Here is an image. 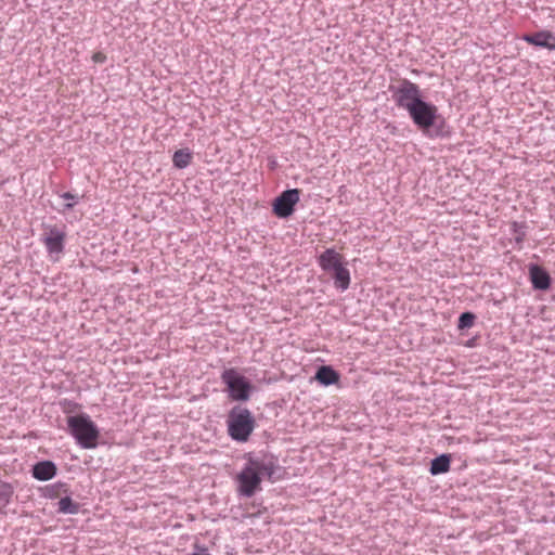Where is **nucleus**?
<instances>
[{
	"mask_svg": "<svg viewBox=\"0 0 555 555\" xmlns=\"http://www.w3.org/2000/svg\"><path fill=\"white\" fill-rule=\"evenodd\" d=\"M530 280L533 287L537 289H547L551 285L548 273L539 266H532L530 268Z\"/></svg>",
	"mask_w": 555,
	"mask_h": 555,
	"instance_id": "obj_11",
	"label": "nucleus"
},
{
	"mask_svg": "<svg viewBox=\"0 0 555 555\" xmlns=\"http://www.w3.org/2000/svg\"><path fill=\"white\" fill-rule=\"evenodd\" d=\"M57 509L63 514H76L79 509V505L75 503L69 496H64L59 501Z\"/></svg>",
	"mask_w": 555,
	"mask_h": 555,
	"instance_id": "obj_17",
	"label": "nucleus"
},
{
	"mask_svg": "<svg viewBox=\"0 0 555 555\" xmlns=\"http://www.w3.org/2000/svg\"><path fill=\"white\" fill-rule=\"evenodd\" d=\"M298 189L286 190L278 196L273 203V212L279 218H287L294 212L295 205L299 202Z\"/></svg>",
	"mask_w": 555,
	"mask_h": 555,
	"instance_id": "obj_7",
	"label": "nucleus"
},
{
	"mask_svg": "<svg viewBox=\"0 0 555 555\" xmlns=\"http://www.w3.org/2000/svg\"><path fill=\"white\" fill-rule=\"evenodd\" d=\"M333 273L335 285L343 291L347 289L350 284V273L346 266L338 268V270Z\"/></svg>",
	"mask_w": 555,
	"mask_h": 555,
	"instance_id": "obj_16",
	"label": "nucleus"
},
{
	"mask_svg": "<svg viewBox=\"0 0 555 555\" xmlns=\"http://www.w3.org/2000/svg\"><path fill=\"white\" fill-rule=\"evenodd\" d=\"M255 428V418L245 408H233L228 417V433L233 440L245 442Z\"/></svg>",
	"mask_w": 555,
	"mask_h": 555,
	"instance_id": "obj_3",
	"label": "nucleus"
},
{
	"mask_svg": "<svg viewBox=\"0 0 555 555\" xmlns=\"http://www.w3.org/2000/svg\"><path fill=\"white\" fill-rule=\"evenodd\" d=\"M273 473L274 466L271 462L249 460L236 477L238 492L244 496L250 498L260 489L262 477L270 479Z\"/></svg>",
	"mask_w": 555,
	"mask_h": 555,
	"instance_id": "obj_1",
	"label": "nucleus"
},
{
	"mask_svg": "<svg viewBox=\"0 0 555 555\" xmlns=\"http://www.w3.org/2000/svg\"><path fill=\"white\" fill-rule=\"evenodd\" d=\"M475 315L470 312H464L460 315L459 319V328H468L474 324Z\"/></svg>",
	"mask_w": 555,
	"mask_h": 555,
	"instance_id": "obj_19",
	"label": "nucleus"
},
{
	"mask_svg": "<svg viewBox=\"0 0 555 555\" xmlns=\"http://www.w3.org/2000/svg\"><path fill=\"white\" fill-rule=\"evenodd\" d=\"M319 266L324 271L335 272L344 267V256L333 248L325 249L318 258Z\"/></svg>",
	"mask_w": 555,
	"mask_h": 555,
	"instance_id": "obj_10",
	"label": "nucleus"
},
{
	"mask_svg": "<svg viewBox=\"0 0 555 555\" xmlns=\"http://www.w3.org/2000/svg\"><path fill=\"white\" fill-rule=\"evenodd\" d=\"M65 238V231L53 225L44 233L42 242L49 254L60 255L64 250Z\"/></svg>",
	"mask_w": 555,
	"mask_h": 555,
	"instance_id": "obj_8",
	"label": "nucleus"
},
{
	"mask_svg": "<svg viewBox=\"0 0 555 555\" xmlns=\"http://www.w3.org/2000/svg\"><path fill=\"white\" fill-rule=\"evenodd\" d=\"M74 203H68L65 205V209H72L74 207Z\"/></svg>",
	"mask_w": 555,
	"mask_h": 555,
	"instance_id": "obj_24",
	"label": "nucleus"
},
{
	"mask_svg": "<svg viewBox=\"0 0 555 555\" xmlns=\"http://www.w3.org/2000/svg\"><path fill=\"white\" fill-rule=\"evenodd\" d=\"M450 456L442 454L431 461L430 473L433 475H439L449 472L450 469Z\"/></svg>",
	"mask_w": 555,
	"mask_h": 555,
	"instance_id": "obj_15",
	"label": "nucleus"
},
{
	"mask_svg": "<svg viewBox=\"0 0 555 555\" xmlns=\"http://www.w3.org/2000/svg\"><path fill=\"white\" fill-rule=\"evenodd\" d=\"M221 379L227 386L229 397L234 401H247L253 389L249 380L235 369H227L221 374Z\"/></svg>",
	"mask_w": 555,
	"mask_h": 555,
	"instance_id": "obj_4",
	"label": "nucleus"
},
{
	"mask_svg": "<svg viewBox=\"0 0 555 555\" xmlns=\"http://www.w3.org/2000/svg\"><path fill=\"white\" fill-rule=\"evenodd\" d=\"M392 98L398 107L409 111L411 106L422 99V92L416 83L403 79L393 91Z\"/></svg>",
	"mask_w": 555,
	"mask_h": 555,
	"instance_id": "obj_6",
	"label": "nucleus"
},
{
	"mask_svg": "<svg viewBox=\"0 0 555 555\" xmlns=\"http://www.w3.org/2000/svg\"><path fill=\"white\" fill-rule=\"evenodd\" d=\"M74 197L75 196L72 193H69V192H66V193L62 194V198L67 199V202H70V199H73Z\"/></svg>",
	"mask_w": 555,
	"mask_h": 555,
	"instance_id": "obj_22",
	"label": "nucleus"
},
{
	"mask_svg": "<svg viewBox=\"0 0 555 555\" xmlns=\"http://www.w3.org/2000/svg\"><path fill=\"white\" fill-rule=\"evenodd\" d=\"M92 61L94 63H104L106 61V55L101 51L94 52L92 54Z\"/></svg>",
	"mask_w": 555,
	"mask_h": 555,
	"instance_id": "obj_21",
	"label": "nucleus"
},
{
	"mask_svg": "<svg viewBox=\"0 0 555 555\" xmlns=\"http://www.w3.org/2000/svg\"><path fill=\"white\" fill-rule=\"evenodd\" d=\"M521 38L529 44L544 48L551 51L555 50V34L550 30L526 34Z\"/></svg>",
	"mask_w": 555,
	"mask_h": 555,
	"instance_id": "obj_9",
	"label": "nucleus"
},
{
	"mask_svg": "<svg viewBox=\"0 0 555 555\" xmlns=\"http://www.w3.org/2000/svg\"><path fill=\"white\" fill-rule=\"evenodd\" d=\"M192 159V152L188 147L176 151L172 156V163L175 167L179 169L188 167L191 164Z\"/></svg>",
	"mask_w": 555,
	"mask_h": 555,
	"instance_id": "obj_14",
	"label": "nucleus"
},
{
	"mask_svg": "<svg viewBox=\"0 0 555 555\" xmlns=\"http://www.w3.org/2000/svg\"><path fill=\"white\" fill-rule=\"evenodd\" d=\"M13 489L9 485H4L0 489V505L5 506L11 500Z\"/></svg>",
	"mask_w": 555,
	"mask_h": 555,
	"instance_id": "obj_20",
	"label": "nucleus"
},
{
	"mask_svg": "<svg viewBox=\"0 0 555 555\" xmlns=\"http://www.w3.org/2000/svg\"><path fill=\"white\" fill-rule=\"evenodd\" d=\"M56 474V466L49 461L39 462L34 466L33 475L38 480H50Z\"/></svg>",
	"mask_w": 555,
	"mask_h": 555,
	"instance_id": "obj_12",
	"label": "nucleus"
},
{
	"mask_svg": "<svg viewBox=\"0 0 555 555\" xmlns=\"http://www.w3.org/2000/svg\"><path fill=\"white\" fill-rule=\"evenodd\" d=\"M413 122L423 131L428 130L436 122L438 107L420 99L409 111H406Z\"/></svg>",
	"mask_w": 555,
	"mask_h": 555,
	"instance_id": "obj_5",
	"label": "nucleus"
},
{
	"mask_svg": "<svg viewBox=\"0 0 555 555\" xmlns=\"http://www.w3.org/2000/svg\"><path fill=\"white\" fill-rule=\"evenodd\" d=\"M67 425L72 436L83 449H94L98 446L100 431L87 414L67 417Z\"/></svg>",
	"mask_w": 555,
	"mask_h": 555,
	"instance_id": "obj_2",
	"label": "nucleus"
},
{
	"mask_svg": "<svg viewBox=\"0 0 555 555\" xmlns=\"http://www.w3.org/2000/svg\"><path fill=\"white\" fill-rule=\"evenodd\" d=\"M315 379L320 382L322 385L328 386L332 384H336L339 380V375L331 366L324 365L318 370L315 374Z\"/></svg>",
	"mask_w": 555,
	"mask_h": 555,
	"instance_id": "obj_13",
	"label": "nucleus"
},
{
	"mask_svg": "<svg viewBox=\"0 0 555 555\" xmlns=\"http://www.w3.org/2000/svg\"><path fill=\"white\" fill-rule=\"evenodd\" d=\"M74 197L75 196L72 193H69V192H66V193L62 194V198L67 199V202H70V199H73Z\"/></svg>",
	"mask_w": 555,
	"mask_h": 555,
	"instance_id": "obj_23",
	"label": "nucleus"
},
{
	"mask_svg": "<svg viewBox=\"0 0 555 555\" xmlns=\"http://www.w3.org/2000/svg\"><path fill=\"white\" fill-rule=\"evenodd\" d=\"M67 492H68L67 485L59 482V483H54V485L47 487L46 496H48L50 499H55V498H59L62 494L67 493Z\"/></svg>",
	"mask_w": 555,
	"mask_h": 555,
	"instance_id": "obj_18",
	"label": "nucleus"
}]
</instances>
